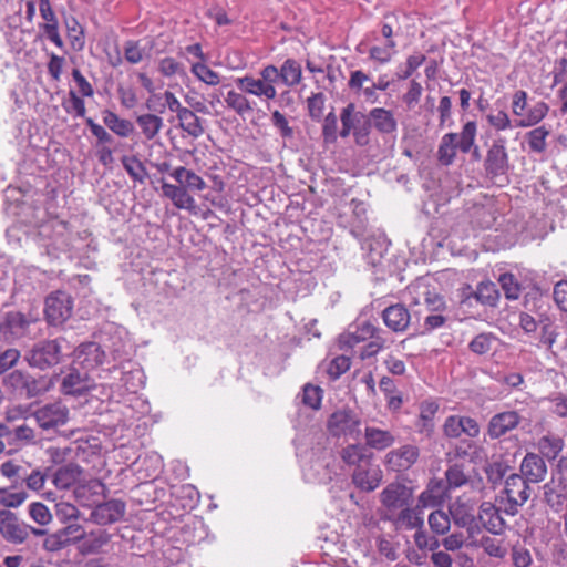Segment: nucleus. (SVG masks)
Masks as SVG:
<instances>
[{"label": "nucleus", "mask_w": 567, "mask_h": 567, "mask_svg": "<svg viewBox=\"0 0 567 567\" xmlns=\"http://www.w3.org/2000/svg\"><path fill=\"white\" fill-rule=\"evenodd\" d=\"M3 386L16 398L33 399L50 389V381L45 377L35 378L22 370H13L3 377Z\"/></svg>", "instance_id": "f257e3e1"}, {"label": "nucleus", "mask_w": 567, "mask_h": 567, "mask_svg": "<svg viewBox=\"0 0 567 567\" xmlns=\"http://www.w3.org/2000/svg\"><path fill=\"white\" fill-rule=\"evenodd\" d=\"M341 130L339 135L342 138L353 135L359 146H365L370 142L372 124L369 122V114L357 111L354 103L347 104L340 113Z\"/></svg>", "instance_id": "f03ea898"}, {"label": "nucleus", "mask_w": 567, "mask_h": 567, "mask_svg": "<svg viewBox=\"0 0 567 567\" xmlns=\"http://www.w3.org/2000/svg\"><path fill=\"white\" fill-rule=\"evenodd\" d=\"M64 339L43 340L37 342L27 354L30 367L47 370L60 363Z\"/></svg>", "instance_id": "7ed1b4c3"}, {"label": "nucleus", "mask_w": 567, "mask_h": 567, "mask_svg": "<svg viewBox=\"0 0 567 567\" xmlns=\"http://www.w3.org/2000/svg\"><path fill=\"white\" fill-rule=\"evenodd\" d=\"M73 299L65 291H54L45 299L44 315L49 324L60 326L72 315Z\"/></svg>", "instance_id": "20e7f679"}, {"label": "nucleus", "mask_w": 567, "mask_h": 567, "mask_svg": "<svg viewBox=\"0 0 567 567\" xmlns=\"http://www.w3.org/2000/svg\"><path fill=\"white\" fill-rule=\"evenodd\" d=\"M33 416L42 430H56L69 422L70 410L61 401H55L38 408Z\"/></svg>", "instance_id": "39448f33"}, {"label": "nucleus", "mask_w": 567, "mask_h": 567, "mask_svg": "<svg viewBox=\"0 0 567 567\" xmlns=\"http://www.w3.org/2000/svg\"><path fill=\"white\" fill-rule=\"evenodd\" d=\"M484 169L489 178H497L507 174L509 169L506 138L496 137L487 150Z\"/></svg>", "instance_id": "423d86ee"}, {"label": "nucleus", "mask_w": 567, "mask_h": 567, "mask_svg": "<svg viewBox=\"0 0 567 567\" xmlns=\"http://www.w3.org/2000/svg\"><path fill=\"white\" fill-rule=\"evenodd\" d=\"M524 429L529 425L527 417L523 416L518 411L508 410L494 414L487 425V435L492 440L499 439L520 426Z\"/></svg>", "instance_id": "0eeeda50"}, {"label": "nucleus", "mask_w": 567, "mask_h": 567, "mask_svg": "<svg viewBox=\"0 0 567 567\" xmlns=\"http://www.w3.org/2000/svg\"><path fill=\"white\" fill-rule=\"evenodd\" d=\"M476 518L481 528L495 536L504 535L508 528V524L501 514L498 506L493 502H482Z\"/></svg>", "instance_id": "6e6552de"}, {"label": "nucleus", "mask_w": 567, "mask_h": 567, "mask_svg": "<svg viewBox=\"0 0 567 567\" xmlns=\"http://www.w3.org/2000/svg\"><path fill=\"white\" fill-rule=\"evenodd\" d=\"M0 535L10 544L20 545L28 539L27 523L9 509L0 511Z\"/></svg>", "instance_id": "1a4fd4ad"}, {"label": "nucleus", "mask_w": 567, "mask_h": 567, "mask_svg": "<svg viewBox=\"0 0 567 567\" xmlns=\"http://www.w3.org/2000/svg\"><path fill=\"white\" fill-rule=\"evenodd\" d=\"M328 429L334 436H350L358 439L361 434L360 420L351 412L339 410L331 414Z\"/></svg>", "instance_id": "9d476101"}, {"label": "nucleus", "mask_w": 567, "mask_h": 567, "mask_svg": "<svg viewBox=\"0 0 567 567\" xmlns=\"http://www.w3.org/2000/svg\"><path fill=\"white\" fill-rule=\"evenodd\" d=\"M443 433L450 439H458L463 434L474 439L480 434V425L470 416L450 415L443 424Z\"/></svg>", "instance_id": "9b49d317"}, {"label": "nucleus", "mask_w": 567, "mask_h": 567, "mask_svg": "<svg viewBox=\"0 0 567 567\" xmlns=\"http://www.w3.org/2000/svg\"><path fill=\"white\" fill-rule=\"evenodd\" d=\"M419 456L420 449L416 445L405 444L390 451L385 455V464L392 471H405L417 462Z\"/></svg>", "instance_id": "f8f14e48"}, {"label": "nucleus", "mask_w": 567, "mask_h": 567, "mask_svg": "<svg viewBox=\"0 0 567 567\" xmlns=\"http://www.w3.org/2000/svg\"><path fill=\"white\" fill-rule=\"evenodd\" d=\"M379 333H384V331L375 327L373 323L369 321H364L358 326H355V330H348L347 332L339 336V348L343 351H348L357 347L361 342H365L370 340L372 337H377Z\"/></svg>", "instance_id": "ddd939ff"}, {"label": "nucleus", "mask_w": 567, "mask_h": 567, "mask_svg": "<svg viewBox=\"0 0 567 567\" xmlns=\"http://www.w3.org/2000/svg\"><path fill=\"white\" fill-rule=\"evenodd\" d=\"M126 511L125 502L121 499H110L107 502L97 503L91 517L99 525H109L122 519Z\"/></svg>", "instance_id": "4468645a"}, {"label": "nucleus", "mask_w": 567, "mask_h": 567, "mask_svg": "<svg viewBox=\"0 0 567 567\" xmlns=\"http://www.w3.org/2000/svg\"><path fill=\"white\" fill-rule=\"evenodd\" d=\"M384 519L391 522L396 530H416L424 526V512L417 506L406 505L396 515H386Z\"/></svg>", "instance_id": "2eb2a0df"}, {"label": "nucleus", "mask_w": 567, "mask_h": 567, "mask_svg": "<svg viewBox=\"0 0 567 567\" xmlns=\"http://www.w3.org/2000/svg\"><path fill=\"white\" fill-rule=\"evenodd\" d=\"M105 352L96 342H84L74 351L75 365H79L86 372L103 363Z\"/></svg>", "instance_id": "dca6fc26"}, {"label": "nucleus", "mask_w": 567, "mask_h": 567, "mask_svg": "<svg viewBox=\"0 0 567 567\" xmlns=\"http://www.w3.org/2000/svg\"><path fill=\"white\" fill-rule=\"evenodd\" d=\"M29 324V320L22 312H7L3 321L0 322V341L13 342L24 334Z\"/></svg>", "instance_id": "f3484780"}, {"label": "nucleus", "mask_w": 567, "mask_h": 567, "mask_svg": "<svg viewBox=\"0 0 567 567\" xmlns=\"http://www.w3.org/2000/svg\"><path fill=\"white\" fill-rule=\"evenodd\" d=\"M411 491L402 483H390L380 494V502L388 511H394L409 505Z\"/></svg>", "instance_id": "a211bd4d"}, {"label": "nucleus", "mask_w": 567, "mask_h": 567, "mask_svg": "<svg viewBox=\"0 0 567 567\" xmlns=\"http://www.w3.org/2000/svg\"><path fill=\"white\" fill-rule=\"evenodd\" d=\"M520 476L529 483H540L547 474V465L543 456L536 453H527L522 460Z\"/></svg>", "instance_id": "6ab92c4d"}, {"label": "nucleus", "mask_w": 567, "mask_h": 567, "mask_svg": "<svg viewBox=\"0 0 567 567\" xmlns=\"http://www.w3.org/2000/svg\"><path fill=\"white\" fill-rule=\"evenodd\" d=\"M449 514L454 525L460 528H465L468 536H474L481 532L477 523V516L472 513V509L463 503H454L449 506Z\"/></svg>", "instance_id": "aec40b11"}, {"label": "nucleus", "mask_w": 567, "mask_h": 567, "mask_svg": "<svg viewBox=\"0 0 567 567\" xmlns=\"http://www.w3.org/2000/svg\"><path fill=\"white\" fill-rule=\"evenodd\" d=\"M106 486L97 478L80 483L74 488V495L82 506H95L105 496Z\"/></svg>", "instance_id": "412c9836"}, {"label": "nucleus", "mask_w": 567, "mask_h": 567, "mask_svg": "<svg viewBox=\"0 0 567 567\" xmlns=\"http://www.w3.org/2000/svg\"><path fill=\"white\" fill-rule=\"evenodd\" d=\"M384 324L393 332H404L412 319V316L403 303H395L382 311Z\"/></svg>", "instance_id": "4be33fe9"}, {"label": "nucleus", "mask_w": 567, "mask_h": 567, "mask_svg": "<svg viewBox=\"0 0 567 567\" xmlns=\"http://www.w3.org/2000/svg\"><path fill=\"white\" fill-rule=\"evenodd\" d=\"M382 478V472L378 466H372L371 462L360 467H355L352 474L353 484L364 492L374 491Z\"/></svg>", "instance_id": "5701e85b"}, {"label": "nucleus", "mask_w": 567, "mask_h": 567, "mask_svg": "<svg viewBox=\"0 0 567 567\" xmlns=\"http://www.w3.org/2000/svg\"><path fill=\"white\" fill-rule=\"evenodd\" d=\"M91 389L87 372H81L72 367L69 373L63 378L61 391L68 395H82Z\"/></svg>", "instance_id": "b1692460"}, {"label": "nucleus", "mask_w": 567, "mask_h": 567, "mask_svg": "<svg viewBox=\"0 0 567 567\" xmlns=\"http://www.w3.org/2000/svg\"><path fill=\"white\" fill-rule=\"evenodd\" d=\"M235 84L239 91L258 97L272 100L277 95L274 85H265L261 79H255L251 75L235 79Z\"/></svg>", "instance_id": "393cba45"}, {"label": "nucleus", "mask_w": 567, "mask_h": 567, "mask_svg": "<svg viewBox=\"0 0 567 567\" xmlns=\"http://www.w3.org/2000/svg\"><path fill=\"white\" fill-rule=\"evenodd\" d=\"M348 86L350 90L355 92L362 91L367 102H378V90L374 87V82L362 70H355L351 72Z\"/></svg>", "instance_id": "a878e982"}, {"label": "nucleus", "mask_w": 567, "mask_h": 567, "mask_svg": "<svg viewBox=\"0 0 567 567\" xmlns=\"http://www.w3.org/2000/svg\"><path fill=\"white\" fill-rule=\"evenodd\" d=\"M532 491V487L526 480H523V476L518 474H511L505 480L504 489L501 494L515 498L518 502L526 503L530 497Z\"/></svg>", "instance_id": "bb28decb"}, {"label": "nucleus", "mask_w": 567, "mask_h": 567, "mask_svg": "<svg viewBox=\"0 0 567 567\" xmlns=\"http://www.w3.org/2000/svg\"><path fill=\"white\" fill-rule=\"evenodd\" d=\"M543 489L544 502L556 513L563 511L567 502V486L551 478Z\"/></svg>", "instance_id": "cd10ccee"}, {"label": "nucleus", "mask_w": 567, "mask_h": 567, "mask_svg": "<svg viewBox=\"0 0 567 567\" xmlns=\"http://www.w3.org/2000/svg\"><path fill=\"white\" fill-rule=\"evenodd\" d=\"M82 473L83 468L79 464L68 463L55 471L52 483L59 489H69L79 482Z\"/></svg>", "instance_id": "c85d7f7f"}, {"label": "nucleus", "mask_w": 567, "mask_h": 567, "mask_svg": "<svg viewBox=\"0 0 567 567\" xmlns=\"http://www.w3.org/2000/svg\"><path fill=\"white\" fill-rule=\"evenodd\" d=\"M368 114L372 127L381 134H391L396 131L398 123L390 110L374 107Z\"/></svg>", "instance_id": "c756f323"}, {"label": "nucleus", "mask_w": 567, "mask_h": 567, "mask_svg": "<svg viewBox=\"0 0 567 567\" xmlns=\"http://www.w3.org/2000/svg\"><path fill=\"white\" fill-rule=\"evenodd\" d=\"M364 440L367 447L377 451H383L392 446L395 442V437L392 432L375 426H365Z\"/></svg>", "instance_id": "7c9ffc66"}, {"label": "nucleus", "mask_w": 567, "mask_h": 567, "mask_svg": "<svg viewBox=\"0 0 567 567\" xmlns=\"http://www.w3.org/2000/svg\"><path fill=\"white\" fill-rule=\"evenodd\" d=\"M361 248L365 252L368 262L377 266L388 250V245L383 236H371L362 240Z\"/></svg>", "instance_id": "2f4dec72"}, {"label": "nucleus", "mask_w": 567, "mask_h": 567, "mask_svg": "<svg viewBox=\"0 0 567 567\" xmlns=\"http://www.w3.org/2000/svg\"><path fill=\"white\" fill-rule=\"evenodd\" d=\"M163 195L169 198L179 209H192L195 199L187 193L185 186H177L168 183L162 184Z\"/></svg>", "instance_id": "473e14b6"}, {"label": "nucleus", "mask_w": 567, "mask_h": 567, "mask_svg": "<svg viewBox=\"0 0 567 567\" xmlns=\"http://www.w3.org/2000/svg\"><path fill=\"white\" fill-rule=\"evenodd\" d=\"M439 410V405L432 401H424L420 405L419 420L415 423L417 432L430 436L434 431V416Z\"/></svg>", "instance_id": "72a5a7b5"}, {"label": "nucleus", "mask_w": 567, "mask_h": 567, "mask_svg": "<svg viewBox=\"0 0 567 567\" xmlns=\"http://www.w3.org/2000/svg\"><path fill=\"white\" fill-rule=\"evenodd\" d=\"M523 307L524 310L522 312L532 313L538 322L544 318H549V305L537 291H532L525 295Z\"/></svg>", "instance_id": "f704fd0d"}, {"label": "nucleus", "mask_w": 567, "mask_h": 567, "mask_svg": "<svg viewBox=\"0 0 567 567\" xmlns=\"http://www.w3.org/2000/svg\"><path fill=\"white\" fill-rule=\"evenodd\" d=\"M179 121V126L189 136L198 138L205 132L203 120L196 115L194 111L185 107L179 114L176 115Z\"/></svg>", "instance_id": "c9c22d12"}, {"label": "nucleus", "mask_w": 567, "mask_h": 567, "mask_svg": "<svg viewBox=\"0 0 567 567\" xmlns=\"http://www.w3.org/2000/svg\"><path fill=\"white\" fill-rule=\"evenodd\" d=\"M457 138V133H446L442 136L437 148V159L442 165L449 166L454 162L458 150Z\"/></svg>", "instance_id": "e433bc0d"}, {"label": "nucleus", "mask_w": 567, "mask_h": 567, "mask_svg": "<svg viewBox=\"0 0 567 567\" xmlns=\"http://www.w3.org/2000/svg\"><path fill=\"white\" fill-rule=\"evenodd\" d=\"M341 457L348 465H355L357 467H360L370 463L371 453H369L365 445L350 444L342 450Z\"/></svg>", "instance_id": "4c0bfd02"}, {"label": "nucleus", "mask_w": 567, "mask_h": 567, "mask_svg": "<svg viewBox=\"0 0 567 567\" xmlns=\"http://www.w3.org/2000/svg\"><path fill=\"white\" fill-rule=\"evenodd\" d=\"M103 123L116 135L121 137L130 136L134 131L131 121L121 118L117 114L110 110L103 111Z\"/></svg>", "instance_id": "58836bf2"}, {"label": "nucleus", "mask_w": 567, "mask_h": 567, "mask_svg": "<svg viewBox=\"0 0 567 567\" xmlns=\"http://www.w3.org/2000/svg\"><path fill=\"white\" fill-rule=\"evenodd\" d=\"M351 205L353 206V218L350 224V233L357 239H362L368 226L367 209L363 203L355 199H352Z\"/></svg>", "instance_id": "ea45409f"}, {"label": "nucleus", "mask_w": 567, "mask_h": 567, "mask_svg": "<svg viewBox=\"0 0 567 567\" xmlns=\"http://www.w3.org/2000/svg\"><path fill=\"white\" fill-rule=\"evenodd\" d=\"M136 123L144 137L148 141L155 138L164 126L163 118L151 113L138 115Z\"/></svg>", "instance_id": "a19ab883"}, {"label": "nucleus", "mask_w": 567, "mask_h": 567, "mask_svg": "<svg viewBox=\"0 0 567 567\" xmlns=\"http://www.w3.org/2000/svg\"><path fill=\"white\" fill-rule=\"evenodd\" d=\"M281 83L288 87L296 86L302 78L301 65L293 59H287L279 69Z\"/></svg>", "instance_id": "79ce46f5"}, {"label": "nucleus", "mask_w": 567, "mask_h": 567, "mask_svg": "<svg viewBox=\"0 0 567 567\" xmlns=\"http://www.w3.org/2000/svg\"><path fill=\"white\" fill-rule=\"evenodd\" d=\"M550 131L545 126H537L526 133L525 138L532 153L542 154L547 148L546 140Z\"/></svg>", "instance_id": "37998d69"}, {"label": "nucleus", "mask_w": 567, "mask_h": 567, "mask_svg": "<svg viewBox=\"0 0 567 567\" xmlns=\"http://www.w3.org/2000/svg\"><path fill=\"white\" fill-rule=\"evenodd\" d=\"M564 440L558 435H544L538 441V449L547 460H555L564 449Z\"/></svg>", "instance_id": "c03bdc74"}, {"label": "nucleus", "mask_w": 567, "mask_h": 567, "mask_svg": "<svg viewBox=\"0 0 567 567\" xmlns=\"http://www.w3.org/2000/svg\"><path fill=\"white\" fill-rule=\"evenodd\" d=\"M549 112L547 103L540 101L534 104L520 120L516 121L517 127H530L544 120Z\"/></svg>", "instance_id": "a18cd8bd"}, {"label": "nucleus", "mask_w": 567, "mask_h": 567, "mask_svg": "<svg viewBox=\"0 0 567 567\" xmlns=\"http://www.w3.org/2000/svg\"><path fill=\"white\" fill-rule=\"evenodd\" d=\"M122 165L128 176L140 184H144L148 174L144 164L136 156L124 155L121 158Z\"/></svg>", "instance_id": "49530a36"}, {"label": "nucleus", "mask_w": 567, "mask_h": 567, "mask_svg": "<svg viewBox=\"0 0 567 567\" xmlns=\"http://www.w3.org/2000/svg\"><path fill=\"white\" fill-rule=\"evenodd\" d=\"M509 468L511 466L506 461L498 458L487 463L484 468V472L486 474L488 483L493 487H496L503 482Z\"/></svg>", "instance_id": "de8ad7c7"}, {"label": "nucleus", "mask_w": 567, "mask_h": 567, "mask_svg": "<svg viewBox=\"0 0 567 567\" xmlns=\"http://www.w3.org/2000/svg\"><path fill=\"white\" fill-rule=\"evenodd\" d=\"M497 341L498 339L494 333L482 332L473 338L468 343V349L477 355H484L493 350Z\"/></svg>", "instance_id": "09e8293b"}, {"label": "nucleus", "mask_w": 567, "mask_h": 567, "mask_svg": "<svg viewBox=\"0 0 567 567\" xmlns=\"http://www.w3.org/2000/svg\"><path fill=\"white\" fill-rule=\"evenodd\" d=\"M457 134H458V138L456 141V144L458 146V150L464 154L470 153L475 144V138H476V134H477L476 122L475 121L466 122L463 125L461 133H457Z\"/></svg>", "instance_id": "8fccbe9b"}, {"label": "nucleus", "mask_w": 567, "mask_h": 567, "mask_svg": "<svg viewBox=\"0 0 567 567\" xmlns=\"http://www.w3.org/2000/svg\"><path fill=\"white\" fill-rule=\"evenodd\" d=\"M396 41L385 42L384 45H371L368 50L369 58L381 65L388 64L396 53Z\"/></svg>", "instance_id": "3c124183"}, {"label": "nucleus", "mask_w": 567, "mask_h": 567, "mask_svg": "<svg viewBox=\"0 0 567 567\" xmlns=\"http://www.w3.org/2000/svg\"><path fill=\"white\" fill-rule=\"evenodd\" d=\"M225 102L227 107H229L240 116L250 113L254 110L250 101L243 93H239L234 90L227 92V95L225 96Z\"/></svg>", "instance_id": "603ef678"}, {"label": "nucleus", "mask_w": 567, "mask_h": 567, "mask_svg": "<svg viewBox=\"0 0 567 567\" xmlns=\"http://www.w3.org/2000/svg\"><path fill=\"white\" fill-rule=\"evenodd\" d=\"M429 526L433 534L445 535L451 528L450 514L441 509L433 511L427 517Z\"/></svg>", "instance_id": "864d4df0"}, {"label": "nucleus", "mask_w": 567, "mask_h": 567, "mask_svg": "<svg viewBox=\"0 0 567 567\" xmlns=\"http://www.w3.org/2000/svg\"><path fill=\"white\" fill-rule=\"evenodd\" d=\"M436 488L432 485H429L425 491H423L417 498L416 506L422 511L427 507H436L440 506L443 502V494L440 491V483H436Z\"/></svg>", "instance_id": "5fc2aeb1"}, {"label": "nucleus", "mask_w": 567, "mask_h": 567, "mask_svg": "<svg viewBox=\"0 0 567 567\" xmlns=\"http://www.w3.org/2000/svg\"><path fill=\"white\" fill-rule=\"evenodd\" d=\"M426 61V56L423 53H414L406 58L405 65H399L398 71L395 72V78L398 81L409 79L424 62Z\"/></svg>", "instance_id": "6e6d98bb"}, {"label": "nucleus", "mask_w": 567, "mask_h": 567, "mask_svg": "<svg viewBox=\"0 0 567 567\" xmlns=\"http://www.w3.org/2000/svg\"><path fill=\"white\" fill-rule=\"evenodd\" d=\"M197 62L194 63L190 68L192 73L202 82L206 83L207 85L215 86L219 84L220 76L217 72L213 71L210 68H208L205 63Z\"/></svg>", "instance_id": "4d7b16f0"}, {"label": "nucleus", "mask_w": 567, "mask_h": 567, "mask_svg": "<svg viewBox=\"0 0 567 567\" xmlns=\"http://www.w3.org/2000/svg\"><path fill=\"white\" fill-rule=\"evenodd\" d=\"M476 546L483 548L484 553L491 557L503 559L506 556V548L502 542L491 536H482Z\"/></svg>", "instance_id": "13d9d810"}, {"label": "nucleus", "mask_w": 567, "mask_h": 567, "mask_svg": "<svg viewBox=\"0 0 567 567\" xmlns=\"http://www.w3.org/2000/svg\"><path fill=\"white\" fill-rule=\"evenodd\" d=\"M498 282L504 291V295L509 300L518 299L520 295V284L513 274L505 272L498 278Z\"/></svg>", "instance_id": "bf43d9fd"}, {"label": "nucleus", "mask_w": 567, "mask_h": 567, "mask_svg": "<svg viewBox=\"0 0 567 567\" xmlns=\"http://www.w3.org/2000/svg\"><path fill=\"white\" fill-rule=\"evenodd\" d=\"M322 389L318 385L307 383L302 390V403L312 409L319 410L322 401Z\"/></svg>", "instance_id": "052dcab7"}, {"label": "nucleus", "mask_w": 567, "mask_h": 567, "mask_svg": "<svg viewBox=\"0 0 567 567\" xmlns=\"http://www.w3.org/2000/svg\"><path fill=\"white\" fill-rule=\"evenodd\" d=\"M34 437L33 429L27 424L10 427L9 445H17L20 442L32 443Z\"/></svg>", "instance_id": "680f3d73"}, {"label": "nucleus", "mask_w": 567, "mask_h": 567, "mask_svg": "<svg viewBox=\"0 0 567 567\" xmlns=\"http://www.w3.org/2000/svg\"><path fill=\"white\" fill-rule=\"evenodd\" d=\"M158 71L162 75L169 78L173 75L184 76L186 75V70L183 63L176 61L174 58L166 56L163 58L158 63Z\"/></svg>", "instance_id": "e2e57ef3"}, {"label": "nucleus", "mask_w": 567, "mask_h": 567, "mask_svg": "<svg viewBox=\"0 0 567 567\" xmlns=\"http://www.w3.org/2000/svg\"><path fill=\"white\" fill-rule=\"evenodd\" d=\"M481 286V298L482 306L484 307H496L499 300V291L496 287V284L492 281H482Z\"/></svg>", "instance_id": "0e129e2a"}, {"label": "nucleus", "mask_w": 567, "mask_h": 567, "mask_svg": "<svg viewBox=\"0 0 567 567\" xmlns=\"http://www.w3.org/2000/svg\"><path fill=\"white\" fill-rule=\"evenodd\" d=\"M540 342L544 343L548 350H550L557 340L558 332L554 321L549 318L540 320Z\"/></svg>", "instance_id": "69168bd1"}, {"label": "nucleus", "mask_w": 567, "mask_h": 567, "mask_svg": "<svg viewBox=\"0 0 567 567\" xmlns=\"http://www.w3.org/2000/svg\"><path fill=\"white\" fill-rule=\"evenodd\" d=\"M62 106L64 111L69 114H74L78 117L85 116V103L82 97H80L75 91L70 90L69 92V101L62 102Z\"/></svg>", "instance_id": "338daca9"}, {"label": "nucleus", "mask_w": 567, "mask_h": 567, "mask_svg": "<svg viewBox=\"0 0 567 567\" xmlns=\"http://www.w3.org/2000/svg\"><path fill=\"white\" fill-rule=\"evenodd\" d=\"M322 137L326 143H334L338 138V117L333 111L329 112L322 125Z\"/></svg>", "instance_id": "774afa93"}]
</instances>
